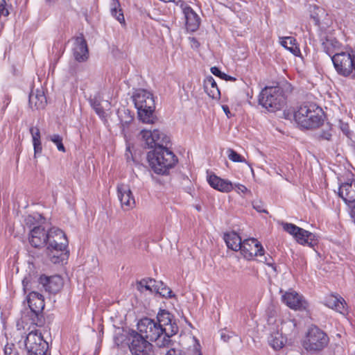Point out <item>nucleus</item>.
<instances>
[{
	"label": "nucleus",
	"instance_id": "1",
	"mask_svg": "<svg viewBox=\"0 0 355 355\" xmlns=\"http://www.w3.org/2000/svg\"><path fill=\"white\" fill-rule=\"evenodd\" d=\"M35 284H36V282H32L30 277H24L22 281L24 293H26L28 292L27 302L30 309L27 315L22 317V320L23 322H25L26 324H28V320H30L31 324L37 326L40 321V316L44 308V300L42 294L31 291Z\"/></svg>",
	"mask_w": 355,
	"mask_h": 355
},
{
	"label": "nucleus",
	"instance_id": "2",
	"mask_svg": "<svg viewBox=\"0 0 355 355\" xmlns=\"http://www.w3.org/2000/svg\"><path fill=\"white\" fill-rule=\"evenodd\" d=\"M149 164L155 173L166 174L175 166L178 159L174 153L164 146H157L148 153Z\"/></svg>",
	"mask_w": 355,
	"mask_h": 355
},
{
	"label": "nucleus",
	"instance_id": "3",
	"mask_svg": "<svg viewBox=\"0 0 355 355\" xmlns=\"http://www.w3.org/2000/svg\"><path fill=\"white\" fill-rule=\"evenodd\" d=\"M322 110L314 103L304 104L294 112L295 122L302 128L319 127L322 123Z\"/></svg>",
	"mask_w": 355,
	"mask_h": 355
},
{
	"label": "nucleus",
	"instance_id": "4",
	"mask_svg": "<svg viewBox=\"0 0 355 355\" xmlns=\"http://www.w3.org/2000/svg\"><path fill=\"white\" fill-rule=\"evenodd\" d=\"M47 254L53 263H59L64 259V252L67 245L68 241L62 230L52 227L48 231Z\"/></svg>",
	"mask_w": 355,
	"mask_h": 355
},
{
	"label": "nucleus",
	"instance_id": "5",
	"mask_svg": "<svg viewBox=\"0 0 355 355\" xmlns=\"http://www.w3.org/2000/svg\"><path fill=\"white\" fill-rule=\"evenodd\" d=\"M135 107L141 121L145 123H153L155 101L153 94L146 89H138L133 96Z\"/></svg>",
	"mask_w": 355,
	"mask_h": 355
},
{
	"label": "nucleus",
	"instance_id": "6",
	"mask_svg": "<svg viewBox=\"0 0 355 355\" xmlns=\"http://www.w3.org/2000/svg\"><path fill=\"white\" fill-rule=\"evenodd\" d=\"M285 102L284 91L279 87H266L259 96V104L269 112L280 110Z\"/></svg>",
	"mask_w": 355,
	"mask_h": 355
},
{
	"label": "nucleus",
	"instance_id": "7",
	"mask_svg": "<svg viewBox=\"0 0 355 355\" xmlns=\"http://www.w3.org/2000/svg\"><path fill=\"white\" fill-rule=\"evenodd\" d=\"M329 337L318 327H310L302 340V347L310 353H318L323 350L329 344Z\"/></svg>",
	"mask_w": 355,
	"mask_h": 355
},
{
	"label": "nucleus",
	"instance_id": "8",
	"mask_svg": "<svg viewBox=\"0 0 355 355\" xmlns=\"http://www.w3.org/2000/svg\"><path fill=\"white\" fill-rule=\"evenodd\" d=\"M28 328L29 332L24 340L25 349L28 355H46L49 345L44 339L42 332L31 324Z\"/></svg>",
	"mask_w": 355,
	"mask_h": 355
},
{
	"label": "nucleus",
	"instance_id": "9",
	"mask_svg": "<svg viewBox=\"0 0 355 355\" xmlns=\"http://www.w3.org/2000/svg\"><path fill=\"white\" fill-rule=\"evenodd\" d=\"M331 60L339 74L349 76L355 73V51L336 53Z\"/></svg>",
	"mask_w": 355,
	"mask_h": 355
},
{
	"label": "nucleus",
	"instance_id": "10",
	"mask_svg": "<svg viewBox=\"0 0 355 355\" xmlns=\"http://www.w3.org/2000/svg\"><path fill=\"white\" fill-rule=\"evenodd\" d=\"M139 333L150 341H155L158 346V342L162 341L164 334L160 326L154 320L144 318L137 323Z\"/></svg>",
	"mask_w": 355,
	"mask_h": 355
},
{
	"label": "nucleus",
	"instance_id": "11",
	"mask_svg": "<svg viewBox=\"0 0 355 355\" xmlns=\"http://www.w3.org/2000/svg\"><path fill=\"white\" fill-rule=\"evenodd\" d=\"M128 347L132 355H149L153 346L147 339L135 330L129 332Z\"/></svg>",
	"mask_w": 355,
	"mask_h": 355
},
{
	"label": "nucleus",
	"instance_id": "12",
	"mask_svg": "<svg viewBox=\"0 0 355 355\" xmlns=\"http://www.w3.org/2000/svg\"><path fill=\"white\" fill-rule=\"evenodd\" d=\"M157 324L161 327L164 334L162 341L158 342V347H164L170 341V337L175 334L178 331V327L175 323H172L171 314L166 311H161L157 316Z\"/></svg>",
	"mask_w": 355,
	"mask_h": 355
},
{
	"label": "nucleus",
	"instance_id": "13",
	"mask_svg": "<svg viewBox=\"0 0 355 355\" xmlns=\"http://www.w3.org/2000/svg\"><path fill=\"white\" fill-rule=\"evenodd\" d=\"M140 134L145 144L150 148L164 146L170 141L169 137L157 129L153 130H142Z\"/></svg>",
	"mask_w": 355,
	"mask_h": 355
},
{
	"label": "nucleus",
	"instance_id": "14",
	"mask_svg": "<svg viewBox=\"0 0 355 355\" xmlns=\"http://www.w3.org/2000/svg\"><path fill=\"white\" fill-rule=\"evenodd\" d=\"M282 227L284 231L293 236L296 241L303 245H312L315 236L294 224L282 223Z\"/></svg>",
	"mask_w": 355,
	"mask_h": 355
},
{
	"label": "nucleus",
	"instance_id": "15",
	"mask_svg": "<svg viewBox=\"0 0 355 355\" xmlns=\"http://www.w3.org/2000/svg\"><path fill=\"white\" fill-rule=\"evenodd\" d=\"M281 298L285 305L295 311L306 310L309 307V304L304 297L292 289L284 292Z\"/></svg>",
	"mask_w": 355,
	"mask_h": 355
},
{
	"label": "nucleus",
	"instance_id": "16",
	"mask_svg": "<svg viewBox=\"0 0 355 355\" xmlns=\"http://www.w3.org/2000/svg\"><path fill=\"white\" fill-rule=\"evenodd\" d=\"M239 250L244 258L248 260L252 259L254 257L262 255L264 252L261 244L254 238L245 239Z\"/></svg>",
	"mask_w": 355,
	"mask_h": 355
},
{
	"label": "nucleus",
	"instance_id": "17",
	"mask_svg": "<svg viewBox=\"0 0 355 355\" xmlns=\"http://www.w3.org/2000/svg\"><path fill=\"white\" fill-rule=\"evenodd\" d=\"M177 6H180L186 20V28L188 31L194 32L200 26V19L198 14L187 3L178 1Z\"/></svg>",
	"mask_w": 355,
	"mask_h": 355
},
{
	"label": "nucleus",
	"instance_id": "18",
	"mask_svg": "<svg viewBox=\"0 0 355 355\" xmlns=\"http://www.w3.org/2000/svg\"><path fill=\"white\" fill-rule=\"evenodd\" d=\"M38 282L46 291L53 293L60 291L64 284L63 279L60 275L51 277L42 275L39 278Z\"/></svg>",
	"mask_w": 355,
	"mask_h": 355
},
{
	"label": "nucleus",
	"instance_id": "19",
	"mask_svg": "<svg viewBox=\"0 0 355 355\" xmlns=\"http://www.w3.org/2000/svg\"><path fill=\"white\" fill-rule=\"evenodd\" d=\"M117 193L123 209H130L135 206V198L128 185L125 184H119L117 186Z\"/></svg>",
	"mask_w": 355,
	"mask_h": 355
},
{
	"label": "nucleus",
	"instance_id": "20",
	"mask_svg": "<svg viewBox=\"0 0 355 355\" xmlns=\"http://www.w3.org/2000/svg\"><path fill=\"white\" fill-rule=\"evenodd\" d=\"M207 180L211 187L223 193H229L234 189V184L228 180L223 179L214 173L208 174Z\"/></svg>",
	"mask_w": 355,
	"mask_h": 355
},
{
	"label": "nucleus",
	"instance_id": "21",
	"mask_svg": "<svg viewBox=\"0 0 355 355\" xmlns=\"http://www.w3.org/2000/svg\"><path fill=\"white\" fill-rule=\"evenodd\" d=\"M73 55L79 62H85L89 58L87 42L83 36L77 37L73 42Z\"/></svg>",
	"mask_w": 355,
	"mask_h": 355
},
{
	"label": "nucleus",
	"instance_id": "22",
	"mask_svg": "<svg viewBox=\"0 0 355 355\" xmlns=\"http://www.w3.org/2000/svg\"><path fill=\"white\" fill-rule=\"evenodd\" d=\"M48 232L41 226L35 227L30 232L29 242L35 248H40L46 244Z\"/></svg>",
	"mask_w": 355,
	"mask_h": 355
},
{
	"label": "nucleus",
	"instance_id": "23",
	"mask_svg": "<svg viewBox=\"0 0 355 355\" xmlns=\"http://www.w3.org/2000/svg\"><path fill=\"white\" fill-rule=\"evenodd\" d=\"M338 194L347 205L355 202V180L342 184Z\"/></svg>",
	"mask_w": 355,
	"mask_h": 355
},
{
	"label": "nucleus",
	"instance_id": "24",
	"mask_svg": "<svg viewBox=\"0 0 355 355\" xmlns=\"http://www.w3.org/2000/svg\"><path fill=\"white\" fill-rule=\"evenodd\" d=\"M29 103L36 109H42L46 104V98L42 89H36L29 95Z\"/></svg>",
	"mask_w": 355,
	"mask_h": 355
},
{
	"label": "nucleus",
	"instance_id": "25",
	"mask_svg": "<svg viewBox=\"0 0 355 355\" xmlns=\"http://www.w3.org/2000/svg\"><path fill=\"white\" fill-rule=\"evenodd\" d=\"M326 304L328 307L336 310V311L345 314L347 308L345 300L337 295H331L327 299Z\"/></svg>",
	"mask_w": 355,
	"mask_h": 355
},
{
	"label": "nucleus",
	"instance_id": "26",
	"mask_svg": "<svg viewBox=\"0 0 355 355\" xmlns=\"http://www.w3.org/2000/svg\"><path fill=\"white\" fill-rule=\"evenodd\" d=\"M224 239L228 248L234 251H238L242 247V241L239 235L235 232L227 233L224 236Z\"/></svg>",
	"mask_w": 355,
	"mask_h": 355
},
{
	"label": "nucleus",
	"instance_id": "27",
	"mask_svg": "<svg viewBox=\"0 0 355 355\" xmlns=\"http://www.w3.org/2000/svg\"><path fill=\"white\" fill-rule=\"evenodd\" d=\"M204 87L209 96L214 99L219 98L220 92L213 77L209 76L205 79Z\"/></svg>",
	"mask_w": 355,
	"mask_h": 355
},
{
	"label": "nucleus",
	"instance_id": "28",
	"mask_svg": "<svg viewBox=\"0 0 355 355\" xmlns=\"http://www.w3.org/2000/svg\"><path fill=\"white\" fill-rule=\"evenodd\" d=\"M286 340V338L279 331L271 333L268 338V343L275 350L282 349L285 345Z\"/></svg>",
	"mask_w": 355,
	"mask_h": 355
},
{
	"label": "nucleus",
	"instance_id": "29",
	"mask_svg": "<svg viewBox=\"0 0 355 355\" xmlns=\"http://www.w3.org/2000/svg\"><path fill=\"white\" fill-rule=\"evenodd\" d=\"M30 133L32 137L34 157H36L37 155L41 154L42 150L40 131L37 127H31L30 128Z\"/></svg>",
	"mask_w": 355,
	"mask_h": 355
},
{
	"label": "nucleus",
	"instance_id": "30",
	"mask_svg": "<svg viewBox=\"0 0 355 355\" xmlns=\"http://www.w3.org/2000/svg\"><path fill=\"white\" fill-rule=\"evenodd\" d=\"M280 44L295 55H297L300 53V50L297 44L296 40L293 37H280Z\"/></svg>",
	"mask_w": 355,
	"mask_h": 355
},
{
	"label": "nucleus",
	"instance_id": "31",
	"mask_svg": "<svg viewBox=\"0 0 355 355\" xmlns=\"http://www.w3.org/2000/svg\"><path fill=\"white\" fill-rule=\"evenodd\" d=\"M110 12L120 24H125V19L119 0H112L110 3Z\"/></svg>",
	"mask_w": 355,
	"mask_h": 355
},
{
	"label": "nucleus",
	"instance_id": "32",
	"mask_svg": "<svg viewBox=\"0 0 355 355\" xmlns=\"http://www.w3.org/2000/svg\"><path fill=\"white\" fill-rule=\"evenodd\" d=\"M157 284V282L153 279H143L138 283V289L141 292L145 290L154 293Z\"/></svg>",
	"mask_w": 355,
	"mask_h": 355
},
{
	"label": "nucleus",
	"instance_id": "33",
	"mask_svg": "<svg viewBox=\"0 0 355 355\" xmlns=\"http://www.w3.org/2000/svg\"><path fill=\"white\" fill-rule=\"evenodd\" d=\"M118 114L121 124L123 126V132H124L125 126L128 125L132 121L133 116L130 114V112L128 110L119 111Z\"/></svg>",
	"mask_w": 355,
	"mask_h": 355
},
{
	"label": "nucleus",
	"instance_id": "34",
	"mask_svg": "<svg viewBox=\"0 0 355 355\" xmlns=\"http://www.w3.org/2000/svg\"><path fill=\"white\" fill-rule=\"evenodd\" d=\"M154 293H158L164 297H171L172 291L162 282H157L156 289L155 290Z\"/></svg>",
	"mask_w": 355,
	"mask_h": 355
},
{
	"label": "nucleus",
	"instance_id": "35",
	"mask_svg": "<svg viewBox=\"0 0 355 355\" xmlns=\"http://www.w3.org/2000/svg\"><path fill=\"white\" fill-rule=\"evenodd\" d=\"M48 138L56 145L59 151L65 152V148L62 144V138L61 136L57 134H54L49 136Z\"/></svg>",
	"mask_w": 355,
	"mask_h": 355
},
{
	"label": "nucleus",
	"instance_id": "36",
	"mask_svg": "<svg viewBox=\"0 0 355 355\" xmlns=\"http://www.w3.org/2000/svg\"><path fill=\"white\" fill-rule=\"evenodd\" d=\"M211 72L216 76H218L220 78L223 80H231L234 81L236 80L235 78L232 77L229 75H227L226 73L222 72L218 67H212L211 68Z\"/></svg>",
	"mask_w": 355,
	"mask_h": 355
},
{
	"label": "nucleus",
	"instance_id": "37",
	"mask_svg": "<svg viewBox=\"0 0 355 355\" xmlns=\"http://www.w3.org/2000/svg\"><path fill=\"white\" fill-rule=\"evenodd\" d=\"M90 103L92 107L94 109L96 114L101 118H103L105 115V112L104 111L103 108L102 107L98 100L96 98H94L90 101Z\"/></svg>",
	"mask_w": 355,
	"mask_h": 355
},
{
	"label": "nucleus",
	"instance_id": "38",
	"mask_svg": "<svg viewBox=\"0 0 355 355\" xmlns=\"http://www.w3.org/2000/svg\"><path fill=\"white\" fill-rule=\"evenodd\" d=\"M227 156L234 162H245V159L232 149L227 150Z\"/></svg>",
	"mask_w": 355,
	"mask_h": 355
},
{
	"label": "nucleus",
	"instance_id": "39",
	"mask_svg": "<svg viewBox=\"0 0 355 355\" xmlns=\"http://www.w3.org/2000/svg\"><path fill=\"white\" fill-rule=\"evenodd\" d=\"M338 42L332 40H327L325 42H322V46L324 51L329 55H331L332 53L331 49L329 46H332L333 47H336Z\"/></svg>",
	"mask_w": 355,
	"mask_h": 355
},
{
	"label": "nucleus",
	"instance_id": "40",
	"mask_svg": "<svg viewBox=\"0 0 355 355\" xmlns=\"http://www.w3.org/2000/svg\"><path fill=\"white\" fill-rule=\"evenodd\" d=\"M4 354L5 355H19V353L14 345L7 344L4 348Z\"/></svg>",
	"mask_w": 355,
	"mask_h": 355
},
{
	"label": "nucleus",
	"instance_id": "41",
	"mask_svg": "<svg viewBox=\"0 0 355 355\" xmlns=\"http://www.w3.org/2000/svg\"><path fill=\"white\" fill-rule=\"evenodd\" d=\"M313 8L317 12H315V13L311 14V18L313 19L315 24L317 26H319L320 25V17H319L318 15H319V12H323V10H322V9H321L317 6H314Z\"/></svg>",
	"mask_w": 355,
	"mask_h": 355
},
{
	"label": "nucleus",
	"instance_id": "42",
	"mask_svg": "<svg viewBox=\"0 0 355 355\" xmlns=\"http://www.w3.org/2000/svg\"><path fill=\"white\" fill-rule=\"evenodd\" d=\"M257 257H259V261L263 262L270 266H272V260L271 257L265 256L264 252H263L262 255H259Z\"/></svg>",
	"mask_w": 355,
	"mask_h": 355
},
{
	"label": "nucleus",
	"instance_id": "43",
	"mask_svg": "<svg viewBox=\"0 0 355 355\" xmlns=\"http://www.w3.org/2000/svg\"><path fill=\"white\" fill-rule=\"evenodd\" d=\"M234 188L236 191L239 193H245L248 191L246 187L241 184H236Z\"/></svg>",
	"mask_w": 355,
	"mask_h": 355
},
{
	"label": "nucleus",
	"instance_id": "44",
	"mask_svg": "<svg viewBox=\"0 0 355 355\" xmlns=\"http://www.w3.org/2000/svg\"><path fill=\"white\" fill-rule=\"evenodd\" d=\"M253 207L254 209H256L258 212L260 213H266V210L263 208V206L261 202H253Z\"/></svg>",
	"mask_w": 355,
	"mask_h": 355
},
{
	"label": "nucleus",
	"instance_id": "45",
	"mask_svg": "<svg viewBox=\"0 0 355 355\" xmlns=\"http://www.w3.org/2000/svg\"><path fill=\"white\" fill-rule=\"evenodd\" d=\"M191 48L198 49L200 46V43L195 37H189Z\"/></svg>",
	"mask_w": 355,
	"mask_h": 355
},
{
	"label": "nucleus",
	"instance_id": "46",
	"mask_svg": "<svg viewBox=\"0 0 355 355\" xmlns=\"http://www.w3.org/2000/svg\"><path fill=\"white\" fill-rule=\"evenodd\" d=\"M195 341V344L193 345V355H202L200 350V344L197 341L196 338H193Z\"/></svg>",
	"mask_w": 355,
	"mask_h": 355
},
{
	"label": "nucleus",
	"instance_id": "47",
	"mask_svg": "<svg viewBox=\"0 0 355 355\" xmlns=\"http://www.w3.org/2000/svg\"><path fill=\"white\" fill-rule=\"evenodd\" d=\"M350 208L349 214L350 216L354 219L355 222V202L354 203H350V205H347Z\"/></svg>",
	"mask_w": 355,
	"mask_h": 355
},
{
	"label": "nucleus",
	"instance_id": "48",
	"mask_svg": "<svg viewBox=\"0 0 355 355\" xmlns=\"http://www.w3.org/2000/svg\"><path fill=\"white\" fill-rule=\"evenodd\" d=\"M166 355H180V352L175 349H171L166 352Z\"/></svg>",
	"mask_w": 355,
	"mask_h": 355
},
{
	"label": "nucleus",
	"instance_id": "49",
	"mask_svg": "<svg viewBox=\"0 0 355 355\" xmlns=\"http://www.w3.org/2000/svg\"><path fill=\"white\" fill-rule=\"evenodd\" d=\"M222 108H223V111L225 112V113L226 114L227 116L230 117L229 114L230 113V112L229 110L228 106L227 105H223Z\"/></svg>",
	"mask_w": 355,
	"mask_h": 355
},
{
	"label": "nucleus",
	"instance_id": "50",
	"mask_svg": "<svg viewBox=\"0 0 355 355\" xmlns=\"http://www.w3.org/2000/svg\"><path fill=\"white\" fill-rule=\"evenodd\" d=\"M33 219V217L32 216H28L26 217V220H26V224H28V223H29V222H31Z\"/></svg>",
	"mask_w": 355,
	"mask_h": 355
},
{
	"label": "nucleus",
	"instance_id": "51",
	"mask_svg": "<svg viewBox=\"0 0 355 355\" xmlns=\"http://www.w3.org/2000/svg\"><path fill=\"white\" fill-rule=\"evenodd\" d=\"M343 131H345L346 134H347V131L346 130V128L343 129Z\"/></svg>",
	"mask_w": 355,
	"mask_h": 355
},
{
	"label": "nucleus",
	"instance_id": "52",
	"mask_svg": "<svg viewBox=\"0 0 355 355\" xmlns=\"http://www.w3.org/2000/svg\"><path fill=\"white\" fill-rule=\"evenodd\" d=\"M343 131H345L346 134H347V131L346 130V128L343 129Z\"/></svg>",
	"mask_w": 355,
	"mask_h": 355
},
{
	"label": "nucleus",
	"instance_id": "53",
	"mask_svg": "<svg viewBox=\"0 0 355 355\" xmlns=\"http://www.w3.org/2000/svg\"><path fill=\"white\" fill-rule=\"evenodd\" d=\"M126 150H127V151H129L130 150V146H127Z\"/></svg>",
	"mask_w": 355,
	"mask_h": 355
},
{
	"label": "nucleus",
	"instance_id": "54",
	"mask_svg": "<svg viewBox=\"0 0 355 355\" xmlns=\"http://www.w3.org/2000/svg\"><path fill=\"white\" fill-rule=\"evenodd\" d=\"M126 156H127V158L128 159L129 156H128V153H126Z\"/></svg>",
	"mask_w": 355,
	"mask_h": 355
},
{
	"label": "nucleus",
	"instance_id": "55",
	"mask_svg": "<svg viewBox=\"0 0 355 355\" xmlns=\"http://www.w3.org/2000/svg\"><path fill=\"white\" fill-rule=\"evenodd\" d=\"M46 1H49V2H51V1H52L53 0H46Z\"/></svg>",
	"mask_w": 355,
	"mask_h": 355
},
{
	"label": "nucleus",
	"instance_id": "56",
	"mask_svg": "<svg viewBox=\"0 0 355 355\" xmlns=\"http://www.w3.org/2000/svg\"><path fill=\"white\" fill-rule=\"evenodd\" d=\"M354 355H355V353L354 354Z\"/></svg>",
	"mask_w": 355,
	"mask_h": 355
}]
</instances>
